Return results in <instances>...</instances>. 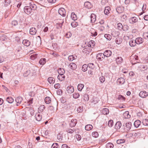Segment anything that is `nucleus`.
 <instances>
[{
	"label": "nucleus",
	"mask_w": 148,
	"mask_h": 148,
	"mask_svg": "<svg viewBox=\"0 0 148 148\" xmlns=\"http://www.w3.org/2000/svg\"><path fill=\"white\" fill-rule=\"evenodd\" d=\"M132 126V124L131 122H127L125 125L123 124L120 131L121 132H127L129 131L130 129Z\"/></svg>",
	"instance_id": "f257e3e1"
},
{
	"label": "nucleus",
	"mask_w": 148,
	"mask_h": 148,
	"mask_svg": "<svg viewBox=\"0 0 148 148\" xmlns=\"http://www.w3.org/2000/svg\"><path fill=\"white\" fill-rule=\"evenodd\" d=\"M12 27L18 29L22 28V26L18 23V21L16 20H13L11 23Z\"/></svg>",
	"instance_id": "f03ea898"
},
{
	"label": "nucleus",
	"mask_w": 148,
	"mask_h": 148,
	"mask_svg": "<svg viewBox=\"0 0 148 148\" xmlns=\"http://www.w3.org/2000/svg\"><path fill=\"white\" fill-rule=\"evenodd\" d=\"M24 12L28 15L30 14L32 12V9L29 6H25L24 8Z\"/></svg>",
	"instance_id": "7ed1b4c3"
},
{
	"label": "nucleus",
	"mask_w": 148,
	"mask_h": 148,
	"mask_svg": "<svg viewBox=\"0 0 148 148\" xmlns=\"http://www.w3.org/2000/svg\"><path fill=\"white\" fill-rule=\"evenodd\" d=\"M59 14L61 16L64 17L66 16V12L65 9L63 8H60L58 10Z\"/></svg>",
	"instance_id": "20e7f679"
},
{
	"label": "nucleus",
	"mask_w": 148,
	"mask_h": 148,
	"mask_svg": "<svg viewBox=\"0 0 148 148\" xmlns=\"http://www.w3.org/2000/svg\"><path fill=\"white\" fill-rule=\"evenodd\" d=\"M29 1L30 2H29V6L30 7L32 11L35 10L37 8V6L34 4V2L32 1Z\"/></svg>",
	"instance_id": "39448f33"
},
{
	"label": "nucleus",
	"mask_w": 148,
	"mask_h": 148,
	"mask_svg": "<svg viewBox=\"0 0 148 148\" xmlns=\"http://www.w3.org/2000/svg\"><path fill=\"white\" fill-rule=\"evenodd\" d=\"M121 123L120 121H118L116 122L114 126V128L115 129L118 130H120L119 131H120V129L122 127Z\"/></svg>",
	"instance_id": "423d86ee"
},
{
	"label": "nucleus",
	"mask_w": 148,
	"mask_h": 148,
	"mask_svg": "<svg viewBox=\"0 0 148 148\" xmlns=\"http://www.w3.org/2000/svg\"><path fill=\"white\" fill-rule=\"evenodd\" d=\"M96 57L98 60H102L105 58V56L104 53H100L97 54Z\"/></svg>",
	"instance_id": "0eeeda50"
},
{
	"label": "nucleus",
	"mask_w": 148,
	"mask_h": 148,
	"mask_svg": "<svg viewBox=\"0 0 148 148\" xmlns=\"http://www.w3.org/2000/svg\"><path fill=\"white\" fill-rule=\"evenodd\" d=\"M68 67L71 69L73 70H74L76 69L77 66L75 63L71 62L69 64Z\"/></svg>",
	"instance_id": "6e6552de"
},
{
	"label": "nucleus",
	"mask_w": 148,
	"mask_h": 148,
	"mask_svg": "<svg viewBox=\"0 0 148 148\" xmlns=\"http://www.w3.org/2000/svg\"><path fill=\"white\" fill-rule=\"evenodd\" d=\"M139 95L142 98H145L148 96V92L145 91H141L140 92Z\"/></svg>",
	"instance_id": "1a4fd4ad"
},
{
	"label": "nucleus",
	"mask_w": 148,
	"mask_h": 148,
	"mask_svg": "<svg viewBox=\"0 0 148 148\" xmlns=\"http://www.w3.org/2000/svg\"><path fill=\"white\" fill-rule=\"evenodd\" d=\"M138 21V18L134 16L130 18L129 22L132 24L136 23Z\"/></svg>",
	"instance_id": "9d476101"
},
{
	"label": "nucleus",
	"mask_w": 148,
	"mask_h": 148,
	"mask_svg": "<svg viewBox=\"0 0 148 148\" xmlns=\"http://www.w3.org/2000/svg\"><path fill=\"white\" fill-rule=\"evenodd\" d=\"M125 25L123 26L121 23H119L117 24V28L120 30H121L123 29V30L125 31Z\"/></svg>",
	"instance_id": "9b49d317"
},
{
	"label": "nucleus",
	"mask_w": 148,
	"mask_h": 148,
	"mask_svg": "<svg viewBox=\"0 0 148 148\" xmlns=\"http://www.w3.org/2000/svg\"><path fill=\"white\" fill-rule=\"evenodd\" d=\"M66 91L69 93H72L74 91V88L73 86H68L66 89Z\"/></svg>",
	"instance_id": "f8f14e48"
},
{
	"label": "nucleus",
	"mask_w": 148,
	"mask_h": 148,
	"mask_svg": "<svg viewBox=\"0 0 148 148\" xmlns=\"http://www.w3.org/2000/svg\"><path fill=\"white\" fill-rule=\"evenodd\" d=\"M23 98L21 97H17L15 99V101L17 103L16 106H18L21 102Z\"/></svg>",
	"instance_id": "ddd939ff"
},
{
	"label": "nucleus",
	"mask_w": 148,
	"mask_h": 148,
	"mask_svg": "<svg viewBox=\"0 0 148 148\" xmlns=\"http://www.w3.org/2000/svg\"><path fill=\"white\" fill-rule=\"evenodd\" d=\"M57 78L59 80L62 81L64 80L65 76L64 74H59Z\"/></svg>",
	"instance_id": "4468645a"
},
{
	"label": "nucleus",
	"mask_w": 148,
	"mask_h": 148,
	"mask_svg": "<svg viewBox=\"0 0 148 148\" xmlns=\"http://www.w3.org/2000/svg\"><path fill=\"white\" fill-rule=\"evenodd\" d=\"M105 57H108L110 56L112 54V52L109 50H106L104 52Z\"/></svg>",
	"instance_id": "2eb2a0df"
},
{
	"label": "nucleus",
	"mask_w": 148,
	"mask_h": 148,
	"mask_svg": "<svg viewBox=\"0 0 148 148\" xmlns=\"http://www.w3.org/2000/svg\"><path fill=\"white\" fill-rule=\"evenodd\" d=\"M117 82L118 84H122L125 82V80L122 77L120 78L117 79Z\"/></svg>",
	"instance_id": "dca6fc26"
},
{
	"label": "nucleus",
	"mask_w": 148,
	"mask_h": 148,
	"mask_svg": "<svg viewBox=\"0 0 148 148\" xmlns=\"http://www.w3.org/2000/svg\"><path fill=\"white\" fill-rule=\"evenodd\" d=\"M77 123V120L76 119H72L70 123V125L71 127H74Z\"/></svg>",
	"instance_id": "f3484780"
},
{
	"label": "nucleus",
	"mask_w": 148,
	"mask_h": 148,
	"mask_svg": "<svg viewBox=\"0 0 148 148\" xmlns=\"http://www.w3.org/2000/svg\"><path fill=\"white\" fill-rule=\"evenodd\" d=\"M96 15L92 13L90 16L91 21L92 23H94L96 20Z\"/></svg>",
	"instance_id": "a211bd4d"
},
{
	"label": "nucleus",
	"mask_w": 148,
	"mask_h": 148,
	"mask_svg": "<svg viewBox=\"0 0 148 148\" xmlns=\"http://www.w3.org/2000/svg\"><path fill=\"white\" fill-rule=\"evenodd\" d=\"M92 50V49L89 48L84 49L82 50L83 52L86 53V54H89Z\"/></svg>",
	"instance_id": "6ab92c4d"
},
{
	"label": "nucleus",
	"mask_w": 148,
	"mask_h": 148,
	"mask_svg": "<svg viewBox=\"0 0 148 148\" xmlns=\"http://www.w3.org/2000/svg\"><path fill=\"white\" fill-rule=\"evenodd\" d=\"M37 32L36 28L34 27L31 28L29 30L30 34L32 35H35Z\"/></svg>",
	"instance_id": "aec40b11"
},
{
	"label": "nucleus",
	"mask_w": 148,
	"mask_h": 148,
	"mask_svg": "<svg viewBox=\"0 0 148 148\" xmlns=\"http://www.w3.org/2000/svg\"><path fill=\"white\" fill-rule=\"evenodd\" d=\"M116 12L119 13L123 12L124 11V8L122 6H119L116 9Z\"/></svg>",
	"instance_id": "412c9836"
},
{
	"label": "nucleus",
	"mask_w": 148,
	"mask_h": 148,
	"mask_svg": "<svg viewBox=\"0 0 148 148\" xmlns=\"http://www.w3.org/2000/svg\"><path fill=\"white\" fill-rule=\"evenodd\" d=\"M135 40L136 41V44H140L142 43L143 41V39L141 37H138Z\"/></svg>",
	"instance_id": "4be33fe9"
},
{
	"label": "nucleus",
	"mask_w": 148,
	"mask_h": 148,
	"mask_svg": "<svg viewBox=\"0 0 148 148\" xmlns=\"http://www.w3.org/2000/svg\"><path fill=\"white\" fill-rule=\"evenodd\" d=\"M40 113L38 112L35 114V118L36 120L38 121H40L42 119V116L40 114Z\"/></svg>",
	"instance_id": "5701e85b"
},
{
	"label": "nucleus",
	"mask_w": 148,
	"mask_h": 148,
	"mask_svg": "<svg viewBox=\"0 0 148 148\" xmlns=\"http://www.w3.org/2000/svg\"><path fill=\"white\" fill-rule=\"evenodd\" d=\"M110 8L109 6H107L105 8L104 12V14L106 15H108V14L110 13Z\"/></svg>",
	"instance_id": "b1692460"
},
{
	"label": "nucleus",
	"mask_w": 148,
	"mask_h": 148,
	"mask_svg": "<svg viewBox=\"0 0 148 148\" xmlns=\"http://www.w3.org/2000/svg\"><path fill=\"white\" fill-rule=\"evenodd\" d=\"M136 44H137L135 40H131L129 42V45L131 47L135 46Z\"/></svg>",
	"instance_id": "393cba45"
},
{
	"label": "nucleus",
	"mask_w": 148,
	"mask_h": 148,
	"mask_svg": "<svg viewBox=\"0 0 148 148\" xmlns=\"http://www.w3.org/2000/svg\"><path fill=\"white\" fill-rule=\"evenodd\" d=\"M116 62L118 64H120L123 62L122 58L120 57H118L116 59Z\"/></svg>",
	"instance_id": "a878e982"
},
{
	"label": "nucleus",
	"mask_w": 148,
	"mask_h": 148,
	"mask_svg": "<svg viewBox=\"0 0 148 148\" xmlns=\"http://www.w3.org/2000/svg\"><path fill=\"white\" fill-rule=\"evenodd\" d=\"M23 43L25 46H29L30 44V42L27 40H23Z\"/></svg>",
	"instance_id": "bb28decb"
},
{
	"label": "nucleus",
	"mask_w": 148,
	"mask_h": 148,
	"mask_svg": "<svg viewBox=\"0 0 148 148\" xmlns=\"http://www.w3.org/2000/svg\"><path fill=\"white\" fill-rule=\"evenodd\" d=\"M140 123L141 122L140 120H137L134 122V125L136 128H137L140 125Z\"/></svg>",
	"instance_id": "cd10ccee"
},
{
	"label": "nucleus",
	"mask_w": 148,
	"mask_h": 148,
	"mask_svg": "<svg viewBox=\"0 0 148 148\" xmlns=\"http://www.w3.org/2000/svg\"><path fill=\"white\" fill-rule=\"evenodd\" d=\"M84 5L86 8L89 9L91 8L92 7L91 3L88 1L85 2L84 3Z\"/></svg>",
	"instance_id": "c85d7f7f"
},
{
	"label": "nucleus",
	"mask_w": 148,
	"mask_h": 148,
	"mask_svg": "<svg viewBox=\"0 0 148 148\" xmlns=\"http://www.w3.org/2000/svg\"><path fill=\"white\" fill-rule=\"evenodd\" d=\"M45 107L44 105H42L40 106L38 108V112L39 113L42 112L45 109Z\"/></svg>",
	"instance_id": "c756f323"
},
{
	"label": "nucleus",
	"mask_w": 148,
	"mask_h": 148,
	"mask_svg": "<svg viewBox=\"0 0 148 148\" xmlns=\"http://www.w3.org/2000/svg\"><path fill=\"white\" fill-rule=\"evenodd\" d=\"M95 45V42L94 41L90 40L89 42V44L88 46V47L93 48Z\"/></svg>",
	"instance_id": "7c9ffc66"
},
{
	"label": "nucleus",
	"mask_w": 148,
	"mask_h": 148,
	"mask_svg": "<svg viewBox=\"0 0 148 148\" xmlns=\"http://www.w3.org/2000/svg\"><path fill=\"white\" fill-rule=\"evenodd\" d=\"M55 79L52 77H50L48 78V81L50 84L54 83L55 82Z\"/></svg>",
	"instance_id": "2f4dec72"
},
{
	"label": "nucleus",
	"mask_w": 148,
	"mask_h": 148,
	"mask_svg": "<svg viewBox=\"0 0 148 148\" xmlns=\"http://www.w3.org/2000/svg\"><path fill=\"white\" fill-rule=\"evenodd\" d=\"M6 101L9 103H12L14 101V99L11 97H8L6 99Z\"/></svg>",
	"instance_id": "473e14b6"
},
{
	"label": "nucleus",
	"mask_w": 148,
	"mask_h": 148,
	"mask_svg": "<svg viewBox=\"0 0 148 148\" xmlns=\"http://www.w3.org/2000/svg\"><path fill=\"white\" fill-rule=\"evenodd\" d=\"M93 126L91 125H87L85 127V130L87 131H89L92 129Z\"/></svg>",
	"instance_id": "72a5a7b5"
},
{
	"label": "nucleus",
	"mask_w": 148,
	"mask_h": 148,
	"mask_svg": "<svg viewBox=\"0 0 148 148\" xmlns=\"http://www.w3.org/2000/svg\"><path fill=\"white\" fill-rule=\"evenodd\" d=\"M109 112V110L107 108H104L102 111V114L104 115L108 114Z\"/></svg>",
	"instance_id": "f704fd0d"
},
{
	"label": "nucleus",
	"mask_w": 148,
	"mask_h": 148,
	"mask_svg": "<svg viewBox=\"0 0 148 148\" xmlns=\"http://www.w3.org/2000/svg\"><path fill=\"white\" fill-rule=\"evenodd\" d=\"M51 101V98L49 97H46L45 99V101L47 104H49Z\"/></svg>",
	"instance_id": "c9c22d12"
},
{
	"label": "nucleus",
	"mask_w": 148,
	"mask_h": 148,
	"mask_svg": "<svg viewBox=\"0 0 148 148\" xmlns=\"http://www.w3.org/2000/svg\"><path fill=\"white\" fill-rule=\"evenodd\" d=\"M71 18L74 21L77 20V19L76 15L74 12H73L71 13Z\"/></svg>",
	"instance_id": "e433bc0d"
},
{
	"label": "nucleus",
	"mask_w": 148,
	"mask_h": 148,
	"mask_svg": "<svg viewBox=\"0 0 148 148\" xmlns=\"http://www.w3.org/2000/svg\"><path fill=\"white\" fill-rule=\"evenodd\" d=\"M58 72L59 74H64L65 73V71L64 69L60 68L58 69Z\"/></svg>",
	"instance_id": "4c0bfd02"
},
{
	"label": "nucleus",
	"mask_w": 148,
	"mask_h": 148,
	"mask_svg": "<svg viewBox=\"0 0 148 148\" xmlns=\"http://www.w3.org/2000/svg\"><path fill=\"white\" fill-rule=\"evenodd\" d=\"M84 85L82 84H79L78 85L77 88L79 91H81L83 88Z\"/></svg>",
	"instance_id": "58836bf2"
},
{
	"label": "nucleus",
	"mask_w": 148,
	"mask_h": 148,
	"mask_svg": "<svg viewBox=\"0 0 148 148\" xmlns=\"http://www.w3.org/2000/svg\"><path fill=\"white\" fill-rule=\"evenodd\" d=\"M89 99V95L87 94H85L83 96V99L85 101H88Z\"/></svg>",
	"instance_id": "ea45409f"
},
{
	"label": "nucleus",
	"mask_w": 148,
	"mask_h": 148,
	"mask_svg": "<svg viewBox=\"0 0 148 148\" xmlns=\"http://www.w3.org/2000/svg\"><path fill=\"white\" fill-rule=\"evenodd\" d=\"M46 61V60L45 58H42L40 60L39 63L40 64L43 65L45 63Z\"/></svg>",
	"instance_id": "a19ab883"
},
{
	"label": "nucleus",
	"mask_w": 148,
	"mask_h": 148,
	"mask_svg": "<svg viewBox=\"0 0 148 148\" xmlns=\"http://www.w3.org/2000/svg\"><path fill=\"white\" fill-rule=\"evenodd\" d=\"M88 66L86 64H84L82 66V70L84 72L86 71L87 69Z\"/></svg>",
	"instance_id": "79ce46f5"
},
{
	"label": "nucleus",
	"mask_w": 148,
	"mask_h": 148,
	"mask_svg": "<svg viewBox=\"0 0 148 148\" xmlns=\"http://www.w3.org/2000/svg\"><path fill=\"white\" fill-rule=\"evenodd\" d=\"M106 148H113L114 145L112 143H109L106 144Z\"/></svg>",
	"instance_id": "37998d69"
},
{
	"label": "nucleus",
	"mask_w": 148,
	"mask_h": 148,
	"mask_svg": "<svg viewBox=\"0 0 148 148\" xmlns=\"http://www.w3.org/2000/svg\"><path fill=\"white\" fill-rule=\"evenodd\" d=\"M104 37L107 40H110L112 38V36L111 35L108 34H105L104 36Z\"/></svg>",
	"instance_id": "c03bdc74"
},
{
	"label": "nucleus",
	"mask_w": 148,
	"mask_h": 148,
	"mask_svg": "<svg viewBox=\"0 0 148 148\" xmlns=\"http://www.w3.org/2000/svg\"><path fill=\"white\" fill-rule=\"evenodd\" d=\"M79 97V93L75 92L73 94V97L75 99L78 98Z\"/></svg>",
	"instance_id": "a18cd8bd"
},
{
	"label": "nucleus",
	"mask_w": 148,
	"mask_h": 148,
	"mask_svg": "<svg viewBox=\"0 0 148 148\" xmlns=\"http://www.w3.org/2000/svg\"><path fill=\"white\" fill-rule=\"evenodd\" d=\"M37 57V54H34L31 55L30 56V59L32 60H34Z\"/></svg>",
	"instance_id": "49530a36"
},
{
	"label": "nucleus",
	"mask_w": 148,
	"mask_h": 148,
	"mask_svg": "<svg viewBox=\"0 0 148 148\" xmlns=\"http://www.w3.org/2000/svg\"><path fill=\"white\" fill-rule=\"evenodd\" d=\"M40 4L42 5L45 6V5H46L47 2L45 1V0H40Z\"/></svg>",
	"instance_id": "de8ad7c7"
},
{
	"label": "nucleus",
	"mask_w": 148,
	"mask_h": 148,
	"mask_svg": "<svg viewBox=\"0 0 148 148\" xmlns=\"http://www.w3.org/2000/svg\"><path fill=\"white\" fill-rule=\"evenodd\" d=\"M92 136L93 137L95 138H97L99 134L97 132H94L92 133Z\"/></svg>",
	"instance_id": "09e8293b"
},
{
	"label": "nucleus",
	"mask_w": 148,
	"mask_h": 148,
	"mask_svg": "<svg viewBox=\"0 0 148 148\" xmlns=\"http://www.w3.org/2000/svg\"><path fill=\"white\" fill-rule=\"evenodd\" d=\"M31 70H28L24 73V76L25 77H27L30 73Z\"/></svg>",
	"instance_id": "8fccbe9b"
},
{
	"label": "nucleus",
	"mask_w": 148,
	"mask_h": 148,
	"mask_svg": "<svg viewBox=\"0 0 148 148\" xmlns=\"http://www.w3.org/2000/svg\"><path fill=\"white\" fill-rule=\"evenodd\" d=\"M72 36V34L70 32H68L66 33L65 35V36L67 38H69Z\"/></svg>",
	"instance_id": "3c124183"
},
{
	"label": "nucleus",
	"mask_w": 148,
	"mask_h": 148,
	"mask_svg": "<svg viewBox=\"0 0 148 148\" xmlns=\"http://www.w3.org/2000/svg\"><path fill=\"white\" fill-rule=\"evenodd\" d=\"M125 142V140L124 139H121L120 140H118L116 141V143L118 144H120L122 143Z\"/></svg>",
	"instance_id": "603ef678"
},
{
	"label": "nucleus",
	"mask_w": 148,
	"mask_h": 148,
	"mask_svg": "<svg viewBox=\"0 0 148 148\" xmlns=\"http://www.w3.org/2000/svg\"><path fill=\"white\" fill-rule=\"evenodd\" d=\"M38 38H37L36 40L37 42V43L36 44V45L37 44L38 45H39V44L41 42V40L40 37V36H38Z\"/></svg>",
	"instance_id": "864d4df0"
},
{
	"label": "nucleus",
	"mask_w": 148,
	"mask_h": 148,
	"mask_svg": "<svg viewBox=\"0 0 148 148\" xmlns=\"http://www.w3.org/2000/svg\"><path fill=\"white\" fill-rule=\"evenodd\" d=\"M143 125L145 126L148 125V119H145L143 120Z\"/></svg>",
	"instance_id": "5fc2aeb1"
},
{
	"label": "nucleus",
	"mask_w": 148,
	"mask_h": 148,
	"mask_svg": "<svg viewBox=\"0 0 148 148\" xmlns=\"http://www.w3.org/2000/svg\"><path fill=\"white\" fill-rule=\"evenodd\" d=\"M88 66L91 69H93L95 67V66L93 63H90L88 64Z\"/></svg>",
	"instance_id": "6e6d98bb"
},
{
	"label": "nucleus",
	"mask_w": 148,
	"mask_h": 148,
	"mask_svg": "<svg viewBox=\"0 0 148 148\" xmlns=\"http://www.w3.org/2000/svg\"><path fill=\"white\" fill-rule=\"evenodd\" d=\"M68 60L69 61H73L75 59L73 55L69 56L68 58Z\"/></svg>",
	"instance_id": "4d7b16f0"
},
{
	"label": "nucleus",
	"mask_w": 148,
	"mask_h": 148,
	"mask_svg": "<svg viewBox=\"0 0 148 148\" xmlns=\"http://www.w3.org/2000/svg\"><path fill=\"white\" fill-rule=\"evenodd\" d=\"M105 79L103 76H101L99 77V80L101 83H103L105 81Z\"/></svg>",
	"instance_id": "13d9d810"
},
{
	"label": "nucleus",
	"mask_w": 148,
	"mask_h": 148,
	"mask_svg": "<svg viewBox=\"0 0 148 148\" xmlns=\"http://www.w3.org/2000/svg\"><path fill=\"white\" fill-rule=\"evenodd\" d=\"M77 111L78 112H82L83 111V107L82 106L79 107L77 108Z\"/></svg>",
	"instance_id": "bf43d9fd"
},
{
	"label": "nucleus",
	"mask_w": 148,
	"mask_h": 148,
	"mask_svg": "<svg viewBox=\"0 0 148 148\" xmlns=\"http://www.w3.org/2000/svg\"><path fill=\"white\" fill-rule=\"evenodd\" d=\"M113 122L112 120H110L109 121L108 125L109 127H111L113 125Z\"/></svg>",
	"instance_id": "052dcab7"
},
{
	"label": "nucleus",
	"mask_w": 148,
	"mask_h": 148,
	"mask_svg": "<svg viewBox=\"0 0 148 148\" xmlns=\"http://www.w3.org/2000/svg\"><path fill=\"white\" fill-rule=\"evenodd\" d=\"M118 99L119 100H124L125 99V98L122 95H119L118 96Z\"/></svg>",
	"instance_id": "680f3d73"
},
{
	"label": "nucleus",
	"mask_w": 148,
	"mask_h": 148,
	"mask_svg": "<svg viewBox=\"0 0 148 148\" xmlns=\"http://www.w3.org/2000/svg\"><path fill=\"white\" fill-rule=\"evenodd\" d=\"M5 5L6 6H7L11 2V0H5Z\"/></svg>",
	"instance_id": "e2e57ef3"
},
{
	"label": "nucleus",
	"mask_w": 148,
	"mask_h": 148,
	"mask_svg": "<svg viewBox=\"0 0 148 148\" xmlns=\"http://www.w3.org/2000/svg\"><path fill=\"white\" fill-rule=\"evenodd\" d=\"M75 136L76 139L78 140H79L81 139V136L79 134H77L75 135Z\"/></svg>",
	"instance_id": "0e129e2a"
},
{
	"label": "nucleus",
	"mask_w": 148,
	"mask_h": 148,
	"mask_svg": "<svg viewBox=\"0 0 148 148\" xmlns=\"http://www.w3.org/2000/svg\"><path fill=\"white\" fill-rule=\"evenodd\" d=\"M62 93V90L59 89L57 90V95H61Z\"/></svg>",
	"instance_id": "69168bd1"
},
{
	"label": "nucleus",
	"mask_w": 148,
	"mask_h": 148,
	"mask_svg": "<svg viewBox=\"0 0 148 148\" xmlns=\"http://www.w3.org/2000/svg\"><path fill=\"white\" fill-rule=\"evenodd\" d=\"M66 132L70 133L72 134L74 132V131L73 130L70 129V128H68L66 130Z\"/></svg>",
	"instance_id": "338daca9"
},
{
	"label": "nucleus",
	"mask_w": 148,
	"mask_h": 148,
	"mask_svg": "<svg viewBox=\"0 0 148 148\" xmlns=\"http://www.w3.org/2000/svg\"><path fill=\"white\" fill-rule=\"evenodd\" d=\"M143 36L146 39H148V33H145L143 34Z\"/></svg>",
	"instance_id": "774afa93"
}]
</instances>
